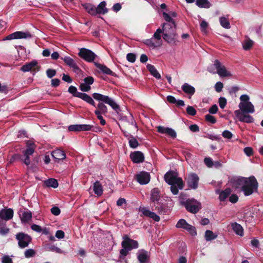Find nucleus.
I'll use <instances>...</instances> for the list:
<instances>
[{
	"mask_svg": "<svg viewBox=\"0 0 263 263\" xmlns=\"http://www.w3.org/2000/svg\"><path fill=\"white\" fill-rule=\"evenodd\" d=\"M92 99L99 101V103L96 106L97 109L95 110L94 113L99 112V114H103L106 115L108 112L107 106L104 104H106L109 105L111 107L119 113L121 111L120 106L116 103L115 100L108 96L104 95L99 93L95 92L92 95Z\"/></svg>",
	"mask_w": 263,
	"mask_h": 263,
	"instance_id": "nucleus-1",
	"label": "nucleus"
},
{
	"mask_svg": "<svg viewBox=\"0 0 263 263\" xmlns=\"http://www.w3.org/2000/svg\"><path fill=\"white\" fill-rule=\"evenodd\" d=\"M165 181L171 185V191L174 195L179 193V189L182 190L184 184L181 177H178V173L173 171L167 172L164 176Z\"/></svg>",
	"mask_w": 263,
	"mask_h": 263,
	"instance_id": "nucleus-2",
	"label": "nucleus"
},
{
	"mask_svg": "<svg viewBox=\"0 0 263 263\" xmlns=\"http://www.w3.org/2000/svg\"><path fill=\"white\" fill-rule=\"evenodd\" d=\"M245 182L241 191L246 196H250L257 191L258 183L254 176L246 177Z\"/></svg>",
	"mask_w": 263,
	"mask_h": 263,
	"instance_id": "nucleus-3",
	"label": "nucleus"
},
{
	"mask_svg": "<svg viewBox=\"0 0 263 263\" xmlns=\"http://www.w3.org/2000/svg\"><path fill=\"white\" fill-rule=\"evenodd\" d=\"M123 240L121 243L123 249L120 250V253L123 256L127 255L129 251L137 249L139 247L138 242L137 240L130 238L127 235L123 237Z\"/></svg>",
	"mask_w": 263,
	"mask_h": 263,
	"instance_id": "nucleus-4",
	"label": "nucleus"
},
{
	"mask_svg": "<svg viewBox=\"0 0 263 263\" xmlns=\"http://www.w3.org/2000/svg\"><path fill=\"white\" fill-rule=\"evenodd\" d=\"M164 30L163 39L167 43H175L176 41V27L168 23H163Z\"/></svg>",
	"mask_w": 263,
	"mask_h": 263,
	"instance_id": "nucleus-5",
	"label": "nucleus"
},
{
	"mask_svg": "<svg viewBox=\"0 0 263 263\" xmlns=\"http://www.w3.org/2000/svg\"><path fill=\"white\" fill-rule=\"evenodd\" d=\"M68 91L70 93L72 94L73 97L80 98L92 106L96 107V103L92 97L86 93L78 92L76 87L73 86H69L68 89Z\"/></svg>",
	"mask_w": 263,
	"mask_h": 263,
	"instance_id": "nucleus-6",
	"label": "nucleus"
},
{
	"mask_svg": "<svg viewBox=\"0 0 263 263\" xmlns=\"http://www.w3.org/2000/svg\"><path fill=\"white\" fill-rule=\"evenodd\" d=\"M213 66L216 69V71H215L214 69L211 66L208 69L209 72L213 74L217 73L221 77H227L231 76L230 72L227 70L225 66L223 65L219 61L216 60Z\"/></svg>",
	"mask_w": 263,
	"mask_h": 263,
	"instance_id": "nucleus-7",
	"label": "nucleus"
},
{
	"mask_svg": "<svg viewBox=\"0 0 263 263\" xmlns=\"http://www.w3.org/2000/svg\"><path fill=\"white\" fill-rule=\"evenodd\" d=\"M68 129L70 132H83V131H92L97 132L100 131V127L98 126H94L89 124H73L68 126Z\"/></svg>",
	"mask_w": 263,
	"mask_h": 263,
	"instance_id": "nucleus-8",
	"label": "nucleus"
},
{
	"mask_svg": "<svg viewBox=\"0 0 263 263\" xmlns=\"http://www.w3.org/2000/svg\"><path fill=\"white\" fill-rule=\"evenodd\" d=\"M186 210L192 213H197L201 209V203L194 198H189L185 201L181 202Z\"/></svg>",
	"mask_w": 263,
	"mask_h": 263,
	"instance_id": "nucleus-9",
	"label": "nucleus"
},
{
	"mask_svg": "<svg viewBox=\"0 0 263 263\" xmlns=\"http://www.w3.org/2000/svg\"><path fill=\"white\" fill-rule=\"evenodd\" d=\"M78 55L87 62H92L95 60L97 55L91 50L81 48L79 49Z\"/></svg>",
	"mask_w": 263,
	"mask_h": 263,
	"instance_id": "nucleus-10",
	"label": "nucleus"
},
{
	"mask_svg": "<svg viewBox=\"0 0 263 263\" xmlns=\"http://www.w3.org/2000/svg\"><path fill=\"white\" fill-rule=\"evenodd\" d=\"M15 238L18 241V246L20 248L27 247L32 241L31 237L23 232L17 233L15 236Z\"/></svg>",
	"mask_w": 263,
	"mask_h": 263,
	"instance_id": "nucleus-11",
	"label": "nucleus"
},
{
	"mask_svg": "<svg viewBox=\"0 0 263 263\" xmlns=\"http://www.w3.org/2000/svg\"><path fill=\"white\" fill-rule=\"evenodd\" d=\"M187 186L192 189H196L198 186V182L199 178L195 173H191L189 174L186 178Z\"/></svg>",
	"mask_w": 263,
	"mask_h": 263,
	"instance_id": "nucleus-12",
	"label": "nucleus"
},
{
	"mask_svg": "<svg viewBox=\"0 0 263 263\" xmlns=\"http://www.w3.org/2000/svg\"><path fill=\"white\" fill-rule=\"evenodd\" d=\"M32 34L29 32H24L22 31H16L13 33H11L7 35L4 40H11L12 39H27L31 38Z\"/></svg>",
	"mask_w": 263,
	"mask_h": 263,
	"instance_id": "nucleus-13",
	"label": "nucleus"
},
{
	"mask_svg": "<svg viewBox=\"0 0 263 263\" xmlns=\"http://www.w3.org/2000/svg\"><path fill=\"white\" fill-rule=\"evenodd\" d=\"M40 69V66H38V62L36 60H32L22 66L21 70L25 72L30 71H38Z\"/></svg>",
	"mask_w": 263,
	"mask_h": 263,
	"instance_id": "nucleus-14",
	"label": "nucleus"
},
{
	"mask_svg": "<svg viewBox=\"0 0 263 263\" xmlns=\"http://www.w3.org/2000/svg\"><path fill=\"white\" fill-rule=\"evenodd\" d=\"M246 114L241 112L240 110H236L234 111V114L239 121L247 123H253L254 121L253 118Z\"/></svg>",
	"mask_w": 263,
	"mask_h": 263,
	"instance_id": "nucleus-15",
	"label": "nucleus"
},
{
	"mask_svg": "<svg viewBox=\"0 0 263 263\" xmlns=\"http://www.w3.org/2000/svg\"><path fill=\"white\" fill-rule=\"evenodd\" d=\"M135 178L140 184H146L150 181V174L145 171L140 172L135 175Z\"/></svg>",
	"mask_w": 263,
	"mask_h": 263,
	"instance_id": "nucleus-16",
	"label": "nucleus"
},
{
	"mask_svg": "<svg viewBox=\"0 0 263 263\" xmlns=\"http://www.w3.org/2000/svg\"><path fill=\"white\" fill-rule=\"evenodd\" d=\"M246 178V177H243L232 178L230 180L232 187L235 190H239L241 191Z\"/></svg>",
	"mask_w": 263,
	"mask_h": 263,
	"instance_id": "nucleus-17",
	"label": "nucleus"
},
{
	"mask_svg": "<svg viewBox=\"0 0 263 263\" xmlns=\"http://www.w3.org/2000/svg\"><path fill=\"white\" fill-rule=\"evenodd\" d=\"M130 158L134 163H140L144 161V156L140 151H135L130 154Z\"/></svg>",
	"mask_w": 263,
	"mask_h": 263,
	"instance_id": "nucleus-18",
	"label": "nucleus"
},
{
	"mask_svg": "<svg viewBox=\"0 0 263 263\" xmlns=\"http://www.w3.org/2000/svg\"><path fill=\"white\" fill-rule=\"evenodd\" d=\"M239 107L242 113H253L254 107L251 102L246 103L240 102L239 104Z\"/></svg>",
	"mask_w": 263,
	"mask_h": 263,
	"instance_id": "nucleus-19",
	"label": "nucleus"
},
{
	"mask_svg": "<svg viewBox=\"0 0 263 263\" xmlns=\"http://www.w3.org/2000/svg\"><path fill=\"white\" fill-rule=\"evenodd\" d=\"M13 210L12 209H3L0 211V219L8 221L13 218Z\"/></svg>",
	"mask_w": 263,
	"mask_h": 263,
	"instance_id": "nucleus-20",
	"label": "nucleus"
},
{
	"mask_svg": "<svg viewBox=\"0 0 263 263\" xmlns=\"http://www.w3.org/2000/svg\"><path fill=\"white\" fill-rule=\"evenodd\" d=\"M157 132L161 134H166L173 139L177 137V134L175 130L170 127L159 126L157 127Z\"/></svg>",
	"mask_w": 263,
	"mask_h": 263,
	"instance_id": "nucleus-21",
	"label": "nucleus"
},
{
	"mask_svg": "<svg viewBox=\"0 0 263 263\" xmlns=\"http://www.w3.org/2000/svg\"><path fill=\"white\" fill-rule=\"evenodd\" d=\"M155 210L160 215H165L169 213V209L166 204L158 202L154 204Z\"/></svg>",
	"mask_w": 263,
	"mask_h": 263,
	"instance_id": "nucleus-22",
	"label": "nucleus"
},
{
	"mask_svg": "<svg viewBox=\"0 0 263 263\" xmlns=\"http://www.w3.org/2000/svg\"><path fill=\"white\" fill-rule=\"evenodd\" d=\"M137 258L140 263H147L150 259V255L148 251L141 249L139 250Z\"/></svg>",
	"mask_w": 263,
	"mask_h": 263,
	"instance_id": "nucleus-23",
	"label": "nucleus"
},
{
	"mask_svg": "<svg viewBox=\"0 0 263 263\" xmlns=\"http://www.w3.org/2000/svg\"><path fill=\"white\" fill-rule=\"evenodd\" d=\"M95 65L98 68L100 71L107 75H110L114 77H117V74L108 68L106 65L100 64L98 62H94Z\"/></svg>",
	"mask_w": 263,
	"mask_h": 263,
	"instance_id": "nucleus-24",
	"label": "nucleus"
},
{
	"mask_svg": "<svg viewBox=\"0 0 263 263\" xmlns=\"http://www.w3.org/2000/svg\"><path fill=\"white\" fill-rule=\"evenodd\" d=\"M164 30L162 27V29L158 28L156 30V32L154 33L153 35V39L156 40L155 42L157 43V45L160 47L162 44V40L161 33L163 35Z\"/></svg>",
	"mask_w": 263,
	"mask_h": 263,
	"instance_id": "nucleus-25",
	"label": "nucleus"
},
{
	"mask_svg": "<svg viewBox=\"0 0 263 263\" xmlns=\"http://www.w3.org/2000/svg\"><path fill=\"white\" fill-rule=\"evenodd\" d=\"M51 155L55 161L59 162L60 160H64L66 158V154L61 149H56L51 153Z\"/></svg>",
	"mask_w": 263,
	"mask_h": 263,
	"instance_id": "nucleus-26",
	"label": "nucleus"
},
{
	"mask_svg": "<svg viewBox=\"0 0 263 263\" xmlns=\"http://www.w3.org/2000/svg\"><path fill=\"white\" fill-rule=\"evenodd\" d=\"M19 159L22 160L24 163V164H25L27 166H28L30 163V156L23 155V156H22L18 154H16L13 156L10 159V162H13L15 160Z\"/></svg>",
	"mask_w": 263,
	"mask_h": 263,
	"instance_id": "nucleus-27",
	"label": "nucleus"
},
{
	"mask_svg": "<svg viewBox=\"0 0 263 263\" xmlns=\"http://www.w3.org/2000/svg\"><path fill=\"white\" fill-rule=\"evenodd\" d=\"M160 197V192L158 188L155 187L151 191V201L154 204L159 202Z\"/></svg>",
	"mask_w": 263,
	"mask_h": 263,
	"instance_id": "nucleus-28",
	"label": "nucleus"
},
{
	"mask_svg": "<svg viewBox=\"0 0 263 263\" xmlns=\"http://www.w3.org/2000/svg\"><path fill=\"white\" fill-rule=\"evenodd\" d=\"M181 89L184 93L190 96H193L195 92V88L186 83L182 85Z\"/></svg>",
	"mask_w": 263,
	"mask_h": 263,
	"instance_id": "nucleus-29",
	"label": "nucleus"
},
{
	"mask_svg": "<svg viewBox=\"0 0 263 263\" xmlns=\"http://www.w3.org/2000/svg\"><path fill=\"white\" fill-rule=\"evenodd\" d=\"M82 6L85 10L90 15L93 16L97 15L96 7L90 3H85L83 4Z\"/></svg>",
	"mask_w": 263,
	"mask_h": 263,
	"instance_id": "nucleus-30",
	"label": "nucleus"
},
{
	"mask_svg": "<svg viewBox=\"0 0 263 263\" xmlns=\"http://www.w3.org/2000/svg\"><path fill=\"white\" fill-rule=\"evenodd\" d=\"M106 2H101L96 7L97 14H105L108 12V9L106 8Z\"/></svg>",
	"mask_w": 263,
	"mask_h": 263,
	"instance_id": "nucleus-31",
	"label": "nucleus"
},
{
	"mask_svg": "<svg viewBox=\"0 0 263 263\" xmlns=\"http://www.w3.org/2000/svg\"><path fill=\"white\" fill-rule=\"evenodd\" d=\"M146 68L151 74L156 79H160L161 78L160 74L158 72L154 65L148 64L146 65Z\"/></svg>",
	"mask_w": 263,
	"mask_h": 263,
	"instance_id": "nucleus-32",
	"label": "nucleus"
},
{
	"mask_svg": "<svg viewBox=\"0 0 263 263\" xmlns=\"http://www.w3.org/2000/svg\"><path fill=\"white\" fill-rule=\"evenodd\" d=\"M35 146L33 143H27L26 149L24 151V155L27 156L32 155L34 152Z\"/></svg>",
	"mask_w": 263,
	"mask_h": 263,
	"instance_id": "nucleus-33",
	"label": "nucleus"
},
{
	"mask_svg": "<svg viewBox=\"0 0 263 263\" xmlns=\"http://www.w3.org/2000/svg\"><path fill=\"white\" fill-rule=\"evenodd\" d=\"M44 184L47 187H51L55 189L58 187L59 183L57 179L50 178L44 181Z\"/></svg>",
	"mask_w": 263,
	"mask_h": 263,
	"instance_id": "nucleus-34",
	"label": "nucleus"
},
{
	"mask_svg": "<svg viewBox=\"0 0 263 263\" xmlns=\"http://www.w3.org/2000/svg\"><path fill=\"white\" fill-rule=\"evenodd\" d=\"M232 228L236 234L240 236H243V229L240 224H238L237 222L233 223L232 224Z\"/></svg>",
	"mask_w": 263,
	"mask_h": 263,
	"instance_id": "nucleus-35",
	"label": "nucleus"
},
{
	"mask_svg": "<svg viewBox=\"0 0 263 263\" xmlns=\"http://www.w3.org/2000/svg\"><path fill=\"white\" fill-rule=\"evenodd\" d=\"M20 218L22 222H28L32 219V213L30 211H24L20 216Z\"/></svg>",
	"mask_w": 263,
	"mask_h": 263,
	"instance_id": "nucleus-36",
	"label": "nucleus"
},
{
	"mask_svg": "<svg viewBox=\"0 0 263 263\" xmlns=\"http://www.w3.org/2000/svg\"><path fill=\"white\" fill-rule=\"evenodd\" d=\"M93 191L95 194L101 196L103 194V187L100 182L98 181L95 182L93 186Z\"/></svg>",
	"mask_w": 263,
	"mask_h": 263,
	"instance_id": "nucleus-37",
	"label": "nucleus"
},
{
	"mask_svg": "<svg viewBox=\"0 0 263 263\" xmlns=\"http://www.w3.org/2000/svg\"><path fill=\"white\" fill-rule=\"evenodd\" d=\"M232 192V190L230 188H227L223 191H222L219 196V199L220 201H224L228 197L230 196Z\"/></svg>",
	"mask_w": 263,
	"mask_h": 263,
	"instance_id": "nucleus-38",
	"label": "nucleus"
},
{
	"mask_svg": "<svg viewBox=\"0 0 263 263\" xmlns=\"http://www.w3.org/2000/svg\"><path fill=\"white\" fill-rule=\"evenodd\" d=\"M196 5L201 8H209L211 6L208 0H196Z\"/></svg>",
	"mask_w": 263,
	"mask_h": 263,
	"instance_id": "nucleus-39",
	"label": "nucleus"
},
{
	"mask_svg": "<svg viewBox=\"0 0 263 263\" xmlns=\"http://www.w3.org/2000/svg\"><path fill=\"white\" fill-rule=\"evenodd\" d=\"M61 59L64 62L66 65L71 68L77 64L74 60L70 57L65 56L64 57H61Z\"/></svg>",
	"mask_w": 263,
	"mask_h": 263,
	"instance_id": "nucleus-40",
	"label": "nucleus"
},
{
	"mask_svg": "<svg viewBox=\"0 0 263 263\" xmlns=\"http://www.w3.org/2000/svg\"><path fill=\"white\" fill-rule=\"evenodd\" d=\"M217 237V235H215L211 230H206L205 232L204 237L207 241L213 240L216 239Z\"/></svg>",
	"mask_w": 263,
	"mask_h": 263,
	"instance_id": "nucleus-41",
	"label": "nucleus"
},
{
	"mask_svg": "<svg viewBox=\"0 0 263 263\" xmlns=\"http://www.w3.org/2000/svg\"><path fill=\"white\" fill-rule=\"evenodd\" d=\"M219 22L221 26L226 29H230L231 28L230 24L227 18L225 17H221L219 18Z\"/></svg>",
	"mask_w": 263,
	"mask_h": 263,
	"instance_id": "nucleus-42",
	"label": "nucleus"
},
{
	"mask_svg": "<svg viewBox=\"0 0 263 263\" xmlns=\"http://www.w3.org/2000/svg\"><path fill=\"white\" fill-rule=\"evenodd\" d=\"M129 145L130 148H136L139 146V143L135 137L133 136L128 139Z\"/></svg>",
	"mask_w": 263,
	"mask_h": 263,
	"instance_id": "nucleus-43",
	"label": "nucleus"
},
{
	"mask_svg": "<svg viewBox=\"0 0 263 263\" xmlns=\"http://www.w3.org/2000/svg\"><path fill=\"white\" fill-rule=\"evenodd\" d=\"M144 44L149 47H152L153 48L159 47L157 45V43L153 41V38L150 39H147L144 41Z\"/></svg>",
	"mask_w": 263,
	"mask_h": 263,
	"instance_id": "nucleus-44",
	"label": "nucleus"
},
{
	"mask_svg": "<svg viewBox=\"0 0 263 263\" xmlns=\"http://www.w3.org/2000/svg\"><path fill=\"white\" fill-rule=\"evenodd\" d=\"M184 230H186L192 236H195L197 234L195 227L190 224L185 228Z\"/></svg>",
	"mask_w": 263,
	"mask_h": 263,
	"instance_id": "nucleus-45",
	"label": "nucleus"
},
{
	"mask_svg": "<svg viewBox=\"0 0 263 263\" xmlns=\"http://www.w3.org/2000/svg\"><path fill=\"white\" fill-rule=\"evenodd\" d=\"M163 16L166 22L171 23V24H170L173 27H176V24L175 21L173 20V18L170 16V15L168 13L166 12H163Z\"/></svg>",
	"mask_w": 263,
	"mask_h": 263,
	"instance_id": "nucleus-46",
	"label": "nucleus"
},
{
	"mask_svg": "<svg viewBox=\"0 0 263 263\" xmlns=\"http://www.w3.org/2000/svg\"><path fill=\"white\" fill-rule=\"evenodd\" d=\"M189 223L184 219H180L176 224V227L177 228H182L185 229Z\"/></svg>",
	"mask_w": 263,
	"mask_h": 263,
	"instance_id": "nucleus-47",
	"label": "nucleus"
},
{
	"mask_svg": "<svg viewBox=\"0 0 263 263\" xmlns=\"http://www.w3.org/2000/svg\"><path fill=\"white\" fill-rule=\"evenodd\" d=\"M253 44V42L250 39L246 40L243 44V48L245 50H249L251 49Z\"/></svg>",
	"mask_w": 263,
	"mask_h": 263,
	"instance_id": "nucleus-48",
	"label": "nucleus"
},
{
	"mask_svg": "<svg viewBox=\"0 0 263 263\" xmlns=\"http://www.w3.org/2000/svg\"><path fill=\"white\" fill-rule=\"evenodd\" d=\"M35 252L32 249H27L25 251L24 255L26 258H30L34 256Z\"/></svg>",
	"mask_w": 263,
	"mask_h": 263,
	"instance_id": "nucleus-49",
	"label": "nucleus"
},
{
	"mask_svg": "<svg viewBox=\"0 0 263 263\" xmlns=\"http://www.w3.org/2000/svg\"><path fill=\"white\" fill-rule=\"evenodd\" d=\"M205 120L206 122L212 124H215L216 122V118L210 114H207L205 116Z\"/></svg>",
	"mask_w": 263,
	"mask_h": 263,
	"instance_id": "nucleus-50",
	"label": "nucleus"
},
{
	"mask_svg": "<svg viewBox=\"0 0 263 263\" xmlns=\"http://www.w3.org/2000/svg\"><path fill=\"white\" fill-rule=\"evenodd\" d=\"M186 112L191 116H195L197 114L196 110L191 106H188L186 109Z\"/></svg>",
	"mask_w": 263,
	"mask_h": 263,
	"instance_id": "nucleus-51",
	"label": "nucleus"
},
{
	"mask_svg": "<svg viewBox=\"0 0 263 263\" xmlns=\"http://www.w3.org/2000/svg\"><path fill=\"white\" fill-rule=\"evenodd\" d=\"M79 88L81 91H84V92H88L91 89L90 86H89L88 85L86 84L85 83H81L80 85Z\"/></svg>",
	"mask_w": 263,
	"mask_h": 263,
	"instance_id": "nucleus-52",
	"label": "nucleus"
},
{
	"mask_svg": "<svg viewBox=\"0 0 263 263\" xmlns=\"http://www.w3.org/2000/svg\"><path fill=\"white\" fill-rule=\"evenodd\" d=\"M48 249L49 251L55 252L57 253L62 254L63 253V251L61 249L58 248L54 245L50 246Z\"/></svg>",
	"mask_w": 263,
	"mask_h": 263,
	"instance_id": "nucleus-53",
	"label": "nucleus"
},
{
	"mask_svg": "<svg viewBox=\"0 0 263 263\" xmlns=\"http://www.w3.org/2000/svg\"><path fill=\"white\" fill-rule=\"evenodd\" d=\"M127 60L128 62L134 63L136 61V55L133 53H129L126 55Z\"/></svg>",
	"mask_w": 263,
	"mask_h": 263,
	"instance_id": "nucleus-54",
	"label": "nucleus"
},
{
	"mask_svg": "<svg viewBox=\"0 0 263 263\" xmlns=\"http://www.w3.org/2000/svg\"><path fill=\"white\" fill-rule=\"evenodd\" d=\"M2 263H13L12 259L8 255H4L2 258Z\"/></svg>",
	"mask_w": 263,
	"mask_h": 263,
	"instance_id": "nucleus-55",
	"label": "nucleus"
},
{
	"mask_svg": "<svg viewBox=\"0 0 263 263\" xmlns=\"http://www.w3.org/2000/svg\"><path fill=\"white\" fill-rule=\"evenodd\" d=\"M56 70L53 69L49 68L46 70V74L49 78L53 77L56 74Z\"/></svg>",
	"mask_w": 263,
	"mask_h": 263,
	"instance_id": "nucleus-56",
	"label": "nucleus"
},
{
	"mask_svg": "<svg viewBox=\"0 0 263 263\" xmlns=\"http://www.w3.org/2000/svg\"><path fill=\"white\" fill-rule=\"evenodd\" d=\"M219 105L221 108L223 109L227 104V100L224 97H220L219 99Z\"/></svg>",
	"mask_w": 263,
	"mask_h": 263,
	"instance_id": "nucleus-57",
	"label": "nucleus"
},
{
	"mask_svg": "<svg viewBox=\"0 0 263 263\" xmlns=\"http://www.w3.org/2000/svg\"><path fill=\"white\" fill-rule=\"evenodd\" d=\"M223 87V84L221 82H218L215 85V89L217 92H221L222 91Z\"/></svg>",
	"mask_w": 263,
	"mask_h": 263,
	"instance_id": "nucleus-58",
	"label": "nucleus"
},
{
	"mask_svg": "<svg viewBox=\"0 0 263 263\" xmlns=\"http://www.w3.org/2000/svg\"><path fill=\"white\" fill-rule=\"evenodd\" d=\"M222 136L227 139H230L232 138L233 134L231 132L228 130H225L222 132Z\"/></svg>",
	"mask_w": 263,
	"mask_h": 263,
	"instance_id": "nucleus-59",
	"label": "nucleus"
},
{
	"mask_svg": "<svg viewBox=\"0 0 263 263\" xmlns=\"http://www.w3.org/2000/svg\"><path fill=\"white\" fill-rule=\"evenodd\" d=\"M84 83L88 85L89 86H90V85L92 84L94 82V79L92 77L89 76L86 77L84 79Z\"/></svg>",
	"mask_w": 263,
	"mask_h": 263,
	"instance_id": "nucleus-60",
	"label": "nucleus"
},
{
	"mask_svg": "<svg viewBox=\"0 0 263 263\" xmlns=\"http://www.w3.org/2000/svg\"><path fill=\"white\" fill-rule=\"evenodd\" d=\"M204 162L205 165L209 167H211L213 165V162L212 159L210 157H206L204 159Z\"/></svg>",
	"mask_w": 263,
	"mask_h": 263,
	"instance_id": "nucleus-61",
	"label": "nucleus"
},
{
	"mask_svg": "<svg viewBox=\"0 0 263 263\" xmlns=\"http://www.w3.org/2000/svg\"><path fill=\"white\" fill-rule=\"evenodd\" d=\"M95 114L96 115L97 118L100 120V123L101 124V125H105L106 121L103 119V118L102 116V114H99V112H97Z\"/></svg>",
	"mask_w": 263,
	"mask_h": 263,
	"instance_id": "nucleus-62",
	"label": "nucleus"
},
{
	"mask_svg": "<svg viewBox=\"0 0 263 263\" xmlns=\"http://www.w3.org/2000/svg\"><path fill=\"white\" fill-rule=\"evenodd\" d=\"M51 212L55 216L60 215L61 213L60 209L58 206H53L51 209Z\"/></svg>",
	"mask_w": 263,
	"mask_h": 263,
	"instance_id": "nucleus-63",
	"label": "nucleus"
},
{
	"mask_svg": "<svg viewBox=\"0 0 263 263\" xmlns=\"http://www.w3.org/2000/svg\"><path fill=\"white\" fill-rule=\"evenodd\" d=\"M31 229L36 232L40 233L42 231L41 227L36 224H33L31 226Z\"/></svg>",
	"mask_w": 263,
	"mask_h": 263,
	"instance_id": "nucleus-64",
	"label": "nucleus"
}]
</instances>
